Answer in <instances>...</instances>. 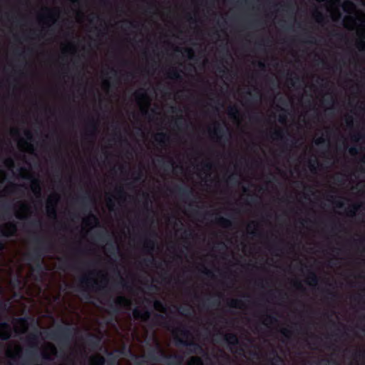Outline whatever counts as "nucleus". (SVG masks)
I'll list each match as a JSON object with an SVG mask.
<instances>
[{"label":"nucleus","mask_w":365,"mask_h":365,"mask_svg":"<svg viewBox=\"0 0 365 365\" xmlns=\"http://www.w3.org/2000/svg\"><path fill=\"white\" fill-rule=\"evenodd\" d=\"M34 242L37 245V247L31 253L26 255V259L34 263L33 270L41 274L46 269L43 260V254L48 251L51 247V243L43 237H36L35 238Z\"/></svg>","instance_id":"obj_1"},{"label":"nucleus","mask_w":365,"mask_h":365,"mask_svg":"<svg viewBox=\"0 0 365 365\" xmlns=\"http://www.w3.org/2000/svg\"><path fill=\"white\" fill-rule=\"evenodd\" d=\"M150 359L166 365H182L184 357L179 354H166L159 344L148 353Z\"/></svg>","instance_id":"obj_2"},{"label":"nucleus","mask_w":365,"mask_h":365,"mask_svg":"<svg viewBox=\"0 0 365 365\" xmlns=\"http://www.w3.org/2000/svg\"><path fill=\"white\" fill-rule=\"evenodd\" d=\"M73 329L68 326L58 325L55 329L47 331L46 338L68 344L73 336Z\"/></svg>","instance_id":"obj_3"},{"label":"nucleus","mask_w":365,"mask_h":365,"mask_svg":"<svg viewBox=\"0 0 365 365\" xmlns=\"http://www.w3.org/2000/svg\"><path fill=\"white\" fill-rule=\"evenodd\" d=\"M96 274V271L89 272L88 274L83 276L80 279L81 284L95 290L105 289L106 286H101L99 282L93 278V276Z\"/></svg>","instance_id":"obj_4"},{"label":"nucleus","mask_w":365,"mask_h":365,"mask_svg":"<svg viewBox=\"0 0 365 365\" xmlns=\"http://www.w3.org/2000/svg\"><path fill=\"white\" fill-rule=\"evenodd\" d=\"M130 304V301L128 299L124 296H119L110 302L108 306L114 314H118L122 307L129 306Z\"/></svg>","instance_id":"obj_5"},{"label":"nucleus","mask_w":365,"mask_h":365,"mask_svg":"<svg viewBox=\"0 0 365 365\" xmlns=\"http://www.w3.org/2000/svg\"><path fill=\"white\" fill-rule=\"evenodd\" d=\"M175 344L177 346H182L190 347V351L191 353H195V352H197L198 351H201L202 349V346L199 344H197L192 340H185L179 336H176L175 338Z\"/></svg>","instance_id":"obj_6"},{"label":"nucleus","mask_w":365,"mask_h":365,"mask_svg":"<svg viewBox=\"0 0 365 365\" xmlns=\"http://www.w3.org/2000/svg\"><path fill=\"white\" fill-rule=\"evenodd\" d=\"M287 136L290 137V134L288 133L287 130L286 131H284L282 129H277L276 130H274L272 135H271V138L274 139V140H280L281 142H282L285 146H287L288 145V142L290 140L293 144H294L296 143L295 140H294V139H292L290 140Z\"/></svg>","instance_id":"obj_7"},{"label":"nucleus","mask_w":365,"mask_h":365,"mask_svg":"<svg viewBox=\"0 0 365 365\" xmlns=\"http://www.w3.org/2000/svg\"><path fill=\"white\" fill-rule=\"evenodd\" d=\"M216 137L218 142H227L229 140V135L226 130L220 123H216L214 129L210 131Z\"/></svg>","instance_id":"obj_8"},{"label":"nucleus","mask_w":365,"mask_h":365,"mask_svg":"<svg viewBox=\"0 0 365 365\" xmlns=\"http://www.w3.org/2000/svg\"><path fill=\"white\" fill-rule=\"evenodd\" d=\"M148 235L149 237L145 236L143 237V249L147 253L152 254L155 250V242L151 237H155L156 234L154 232H149Z\"/></svg>","instance_id":"obj_9"},{"label":"nucleus","mask_w":365,"mask_h":365,"mask_svg":"<svg viewBox=\"0 0 365 365\" xmlns=\"http://www.w3.org/2000/svg\"><path fill=\"white\" fill-rule=\"evenodd\" d=\"M98 130V122L93 118L88 119L86 128V135L93 138L96 137Z\"/></svg>","instance_id":"obj_10"},{"label":"nucleus","mask_w":365,"mask_h":365,"mask_svg":"<svg viewBox=\"0 0 365 365\" xmlns=\"http://www.w3.org/2000/svg\"><path fill=\"white\" fill-rule=\"evenodd\" d=\"M174 191H176L183 200H189L193 195V190L183 185H176Z\"/></svg>","instance_id":"obj_11"},{"label":"nucleus","mask_w":365,"mask_h":365,"mask_svg":"<svg viewBox=\"0 0 365 365\" xmlns=\"http://www.w3.org/2000/svg\"><path fill=\"white\" fill-rule=\"evenodd\" d=\"M11 336V326L8 322H4L0 324V339L7 341Z\"/></svg>","instance_id":"obj_12"},{"label":"nucleus","mask_w":365,"mask_h":365,"mask_svg":"<svg viewBox=\"0 0 365 365\" xmlns=\"http://www.w3.org/2000/svg\"><path fill=\"white\" fill-rule=\"evenodd\" d=\"M17 230L14 222H10L6 225V229H0V237H10L14 236Z\"/></svg>","instance_id":"obj_13"},{"label":"nucleus","mask_w":365,"mask_h":365,"mask_svg":"<svg viewBox=\"0 0 365 365\" xmlns=\"http://www.w3.org/2000/svg\"><path fill=\"white\" fill-rule=\"evenodd\" d=\"M54 199L53 200L52 197H50L48 200V203L46 205V210L49 216L51 217L56 218V204L58 200L57 195H55L53 196Z\"/></svg>","instance_id":"obj_14"},{"label":"nucleus","mask_w":365,"mask_h":365,"mask_svg":"<svg viewBox=\"0 0 365 365\" xmlns=\"http://www.w3.org/2000/svg\"><path fill=\"white\" fill-rule=\"evenodd\" d=\"M133 314L136 319H143L146 321L150 318L151 312L148 309L141 311L138 308H135L133 311Z\"/></svg>","instance_id":"obj_15"},{"label":"nucleus","mask_w":365,"mask_h":365,"mask_svg":"<svg viewBox=\"0 0 365 365\" xmlns=\"http://www.w3.org/2000/svg\"><path fill=\"white\" fill-rule=\"evenodd\" d=\"M224 340L230 346L231 350H232L233 346H238L240 344L237 334L234 333L225 335Z\"/></svg>","instance_id":"obj_16"},{"label":"nucleus","mask_w":365,"mask_h":365,"mask_svg":"<svg viewBox=\"0 0 365 365\" xmlns=\"http://www.w3.org/2000/svg\"><path fill=\"white\" fill-rule=\"evenodd\" d=\"M106 359L101 355H95L90 358L89 365H105Z\"/></svg>","instance_id":"obj_17"},{"label":"nucleus","mask_w":365,"mask_h":365,"mask_svg":"<svg viewBox=\"0 0 365 365\" xmlns=\"http://www.w3.org/2000/svg\"><path fill=\"white\" fill-rule=\"evenodd\" d=\"M154 138L157 143L161 145H165L168 141L169 136L165 133H158L155 135Z\"/></svg>","instance_id":"obj_18"},{"label":"nucleus","mask_w":365,"mask_h":365,"mask_svg":"<svg viewBox=\"0 0 365 365\" xmlns=\"http://www.w3.org/2000/svg\"><path fill=\"white\" fill-rule=\"evenodd\" d=\"M168 77L170 79L176 81H181L182 78L180 71L174 68L169 69L168 71Z\"/></svg>","instance_id":"obj_19"},{"label":"nucleus","mask_w":365,"mask_h":365,"mask_svg":"<svg viewBox=\"0 0 365 365\" xmlns=\"http://www.w3.org/2000/svg\"><path fill=\"white\" fill-rule=\"evenodd\" d=\"M227 114L230 118L238 119L240 116V110L236 106H230L227 110Z\"/></svg>","instance_id":"obj_20"},{"label":"nucleus","mask_w":365,"mask_h":365,"mask_svg":"<svg viewBox=\"0 0 365 365\" xmlns=\"http://www.w3.org/2000/svg\"><path fill=\"white\" fill-rule=\"evenodd\" d=\"M216 222L220 225L221 227L228 228L230 227L232 225V222L230 220L223 217H218L216 219Z\"/></svg>","instance_id":"obj_21"},{"label":"nucleus","mask_w":365,"mask_h":365,"mask_svg":"<svg viewBox=\"0 0 365 365\" xmlns=\"http://www.w3.org/2000/svg\"><path fill=\"white\" fill-rule=\"evenodd\" d=\"M31 190L36 195H41V188L40 182L38 179L33 178L31 180Z\"/></svg>","instance_id":"obj_22"},{"label":"nucleus","mask_w":365,"mask_h":365,"mask_svg":"<svg viewBox=\"0 0 365 365\" xmlns=\"http://www.w3.org/2000/svg\"><path fill=\"white\" fill-rule=\"evenodd\" d=\"M308 283L310 284V285H312V286H316L317 285L318 282H319V277L317 275V274L313 272V271H309V274H308Z\"/></svg>","instance_id":"obj_23"},{"label":"nucleus","mask_w":365,"mask_h":365,"mask_svg":"<svg viewBox=\"0 0 365 365\" xmlns=\"http://www.w3.org/2000/svg\"><path fill=\"white\" fill-rule=\"evenodd\" d=\"M187 365H203V361L199 356H192L187 361Z\"/></svg>","instance_id":"obj_24"},{"label":"nucleus","mask_w":365,"mask_h":365,"mask_svg":"<svg viewBox=\"0 0 365 365\" xmlns=\"http://www.w3.org/2000/svg\"><path fill=\"white\" fill-rule=\"evenodd\" d=\"M228 306L232 308H240L242 304V302L237 299H232L228 302Z\"/></svg>","instance_id":"obj_25"},{"label":"nucleus","mask_w":365,"mask_h":365,"mask_svg":"<svg viewBox=\"0 0 365 365\" xmlns=\"http://www.w3.org/2000/svg\"><path fill=\"white\" fill-rule=\"evenodd\" d=\"M360 207L361 204L351 205L348 209V215L350 216H354Z\"/></svg>","instance_id":"obj_26"},{"label":"nucleus","mask_w":365,"mask_h":365,"mask_svg":"<svg viewBox=\"0 0 365 365\" xmlns=\"http://www.w3.org/2000/svg\"><path fill=\"white\" fill-rule=\"evenodd\" d=\"M178 312L184 316H188L191 314V308L190 307H179L178 308Z\"/></svg>","instance_id":"obj_27"},{"label":"nucleus","mask_w":365,"mask_h":365,"mask_svg":"<svg viewBox=\"0 0 365 365\" xmlns=\"http://www.w3.org/2000/svg\"><path fill=\"white\" fill-rule=\"evenodd\" d=\"M354 359H365V351L363 349L355 350L353 353Z\"/></svg>","instance_id":"obj_28"},{"label":"nucleus","mask_w":365,"mask_h":365,"mask_svg":"<svg viewBox=\"0 0 365 365\" xmlns=\"http://www.w3.org/2000/svg\"><path fill=\"white\" fill-rule=\"evenodd\" d=\"M356 48L361 51H365V38H360L356 42Z\"/></svg>","instance_id":"obj_29"},{"label":"nucleus","mask_w":365,"mask_h":365,"mask_svg":"<svg viewBox=\"0 0 365 365\" xmlns=\"http://www.w3.org/2000/svg\"><path fill=\"white\" fill-rule=\"evenodd\" d=\"M134 96L139 101L144 100L147 98L145 92L141 90L135 91Z\"/></svg>","instance_id":"obj_30"},{"label":"nucleus","mask_w":365,"mask_h":365,"mask_svg":"<svg viewBox=\"0 0 365 365\" xmlns=\"http://www.w3.org/2000/svg\"><path fill=\"white\" fill-rule=\"evenodd\" d=\"M91 200V197L88 194L86 195H82V196H80V197H78L76 198V200L77 201H80L81 203L83 205V206H86V204H87V202Z\"/></svg>","instance_id":"obj_31"},{"label":"nucleus","mask_w":365,"mask_h":365,"mask_svg":"<svg viewBox=\"0 0 365 365\" xmlns=\"http://www.w3.org/2000/svg\"><path fill=\"white\" fill-rule=\"evenodd\" d=\"M178 330L180 332L181 335L186 339H188L191 335L190 331L185 327H182Z\"/></svg>","instance_id":"obj_32"},{"label":"nucleus","mask_w":365,"mask_h":365,"mask_svg":"<svg viewBox=\"0 0 365 365\" xmlns=\"http://www.w3.org/2000/svg\"><path fill=\"white\" fill-rule=\"evenodd\" d=\"M336 198V197L333 196V195H331L329 196V199H328L330 201H332L334 202V204L336 205V207L338 208H342L344 205V202L341 201V200H334V199Z\"/></svg>","instance_id":"obj_33"},{"label":"nucleus","mask_w":365,"mask_h":365,"mask_svg":"<svg viewBox=\"0 0 365 365\" xmlns=\"http://www.w3.org/2000/svg\"><path fill=\"white\" fill-rule=\"evenodd\" d=\"M39 335H40V333L38 331H36V333L31 334L29 337V341H31L34 344H36V342L38 341V340L39 339Z\"/></svg>","instance_id":"obj_34"},{"label":"nucleus","mask_w":365,"mask_h":365,"mask_svg":"<svg viewBox=\"0 0 365 365\" xmlns=\"http://www.w3.org/2000/svg\"><path fill=\"white\" fill-rule=\"evenodd\" d=\"M116 192L120 200H125L126 197V193L124 191L123 188L120 187L116 189Z\"/></svg>","instance_id":"obj_35"},{"label":"nucleus","mask_w":365,"mask_h":365,"mask_svg":"<svg viewBox=\"0 0 365 365\" xmlns=\"http://www.w3.org/2000/svg\"><path fill=\"white\" fill-rule=\"evenodd\" d=\"M212 166H213V165L210 162H205V163H202V168L203 171H205V172H208V171L211 170L212 168Z\"/></svg>","instance_id":"obj_36"},{"label":"nucleus","mask_w":365,"mask_h":365,"mask_svg":"<svg viewBox=\"0 0 365 365\" xmlns=\"http://www.w3.org/2000/svg\"><path fill=\"white\" fill-rule=\"evenodd\" d=\"M364 135L361 133V132H358L356 133H354V135H352L351 136V139L355 141V142H357L359 141V140L361 139H364Z\"/></svg>","instance_id":"obj_37"},{"label":"nucleus","mask_w":365,"mask_h":365,"mask_svg":"<svg viewBox=\"0 0 365 365\" xmlns=\"http://www.w3.org/2000/svg\"><path fill=\"white\" fill-rule=\"evenodd\" d=\"M184 53L190 59H192L194 57V51L191 48H185Z\"/></svg>","instance_id":"obj_38"},{"label":"nucleus","mask_w":365,"mask_h":365,"mask_svg":"<svg viewBox=\"0 0 365 365\" xmlns=\"http://www.w3.org/2000/svg\"><path fill=\"white\" fill-rule=\"evenodd\" d=\"M316 165H319V162L317 160H309V166L311 171L314 172L317 170Z\"/></svg>","instance_id":"obj_39"},{"label":"nucleus","mask_w":365,"mask_h":365,"mask_svg":"<svg viewBox=\"0 0 365 365\" xmlns=\"http://www.w3.org/2000/svg\"><path fill=\"white\" fill-rule=\"evenodd\" d=\"M108 251L111 254H115L116 251L118 250V247L113 242H110L108 244Z\"/></svg>","instance_id":"obj_40"},{"label":"nucleus","mask_w":365,"mask_h":365,"mask_svg":"<svg viewBox=\"0 0 365 365\" xmlns=\"http://www.w3.org/2000/svg\"><path fill=\"white\" fill-rule=\"evenodd\" d=\"M183 122L184 118L182 115H180L175 120V125L177 128H180L183 125Z\"/></svg>","instance_id":"obj_41"},{"label":"nucleus","mask_w":365,"mask_h":365,"mask_svg":"<svg viewBox=\"0 0 365 365\" xmlns=\"http://www.w3.org/2000/svg\"><path fill=\"white\" fill-rule=\"evenodd\" d=\"M327 142V139L324 138L323 136H321L315 140L314 143L317 145H322L325 144Z\"/></svg>","instance_id":"obj_42"},{"label":"nucleus","mask_w":365,"mask_h":365,"mask_svg":"<svg viewBox=\"0 0 365 365\" xmlns=\"http://www.w3.org/2000/svg\"><path fill=\"white\" fill-rule=\"evenodd\" d=\"M265 321L268 322L270 324H274L277 322V318L273 315H267L265 318Z\"/></svg>","instance_id":"obj_43"},{"label":"nucleus","mask_w":365,"mask_h":365,"mask_svg":"<svg viewBox=\"0 0 365 365\" xmlns=\"http://www.w3.org/2000/svg\"><path fill=\"white\" fill-rule=\"evenodd\" d=\"M154 307L156 309H162L165 308L163 303L160 300H155L154 302Z\"/></svg>","instance_id":"obj_44"},{"label":"nucleus","mask_w":365,"mask_h":365,"mask_svg":"<svg viewBox=\"0 0 365 365\" xmlns=\"http://www.w3.org/2000/svg\"><path fill=\"white\" fill-rule=\"evenodd\" d=\"M284 113H287V110H284ZM287 113L280 114L279 116V121L281 123H284L287 121Z\"/></svg>","instance_id":"obj_45"},{"label":"nucleus","mask_w":365,"mask_h":365,"mask_svg":"<svg viewBox=\"0 0 365 365\" xmlns=\"http://www.w3.org/2000/svg\"><path fill=\"white\" fill-rule=\"evenodd\" d=\"M349 153L352 155H355L359 153V149L355 146L351 147L349 149Z\"/></svg>","instance_id":"obj_46"},{"label":"nucleus","mask_w":365,"mask_h":365,"mask_svg":"<svg viewBox=\"0 0 365 365\" xmlns=\"http://www.w3.org/2000/svg\"><path fill=\"white\" fill-rule=\"evenodd\" d=\"M316 20L319 23H322L324 21L323 14L320 12H317L316 14Z\"/></svg>","instance_id":"obj_47"},{"label":"nucleus","mask_w":365,"mask_h":365,"mask_svg":"<svg viewBox=\"0 0 365 365\" xmlns=\"http://www.w3.org/2000/svg\"><path fill=\"white\" fill-rule=\"evenodd\" d=\"M281 333L287 338H289L291 335V331L288 329H282Z\"/></svg>","instance_id":"obj_48"},{"label":"nucleus","mask_w":365,"mask_h":365,"mask_svg":"<svg viewBox=\"0 0 365 365\" xmlns=\"http://www.w3.org/2000/svg\"><path fill=\"white\" fill-rule=\"evenodd\" d=\"M202 273L205 274V275H207V277H214V274H213V272L207 269V268H205L203 270H202Z\"/></svg>","instance_id":"obj_49"},{"label":"nucleus","mask_w":365,"mask_h":365,"mask_svg":"<svg viewBox=\"0 0 365 365\" xmlns=\"http://www.w3.org/2000/svg\"><path fill=\"white\" fill-rule=\"evenodd\" d=\"M174 163L173 160L170 158L168 163L163 162V165L166 168L173 166Z\"/></svg>","instance_id":"obj_50"},{"label":"nucleus","mask_w":365,"mask_h":365,"mask_svg":"<svg viewBox=\"0 0 365 365\" xmlns=\"http://www.w3.org/2000/svg\"><path fill=\"white\" fill-rule=\"evenodd\" d=\"M300 81V78L297 76V75H295V76L294 77V78H292L290 79V82H291V84L294 86L295 84L297 83V82H299Z\"/></svg>","instance_id":"obj_51"},{"label":"nucleus","mask_w":365,"mask_h":365,"mask_svg":"<svg viewBox=\"0 0 365 365\" xmlns=\"http://www.w3.org/2000/svg\"><path fill=\"white\" fill-rule=\"evenodd\" d=\"M89 220H93V221H94L95 222H98V218H97V217H96V215H94L93 214H91V215H89V217H88L86 220H85V222H88Z\"/></svg>","instance_id":"obj_52"},{"label":"nucleus","mask_w":365,"mask_h":365,"mask_svg":"<svg viewBox=\"0 0 365 365\" xmlns=\"http://www.w3.org/2000/svg\"><path fill=\"white\" fill-rule=\"evenodd\" d=\"M183 235H184V237H192L193 235V232L192 230H184L183 232Z\"/></svg>","instance_id":"obj_53"},{"label":"nucleus","mask_w":365,"mask_h":365,"mask_svg":"<svg viewBox=\"0 0 365 365\" xmlns=\"http://www.w3.org/2000/svg\"><path fill=\"white\" fill-rule=\"evenodd\" d=\"M143 262L146 265H148V264H153L155 262L153 257L151 258L145 259Z\"/></svg>","instance_id":"obj_54"},{"label":"nucleus","mask_w":365,"mask_h":365,"mask_svg":"<svg viewBox=\"0 0 365 365\" xmlns=\"http://www.w3.org/2000/svg\"><path fill=\"white\" fill-rule=\"evenodd\" d=\"M96 339V336L93 335V334H90L89 335V337H88V341L93 344V345H97V342L94 340Z\"/></svg>","instance_id":"obj_55"},{"label":"nucleus","mask_w":365,"mask_h":365,"mask_svg":"<svg viewBox=\"0 0 365 365\" xmlns=\"http://www.w3.org/2000/svg\"><path fill=\"white\" fill-rule=\"evenodd\" d=\"M228 181L229 182H233L234 184H236L237 183V178L235 175H231L229 176L228 178Z\"/></svg>","instance_id":"obj_56"},{"label":"nucleus","mask_w":365,"mask_h":365,"mask_svg":"<svg viewBox=\"0 0 365 365\" xmlns=\"http://www.w3.org/2000/svg\"><path fill=\"white\" fill-rule=\"evenodd\" d=\"M250 119L252 121L259 122L260 120V118L258 114H255L250 116Z\"/></svg>","instance_id":"obj_57"},{"label":"nucleus","mask_w":365,"mask_h":365,"mask_svg":"<svg viewBox=\"0 0 365 365\" xmlns=\"http://www.w3.org/2000/svg\"><path fill=\"white\" fill-rule=\"evenodd\" d=\"M274 360L275 361L277 362H280V363H283V359L279 356L277 352L274 351Z\"/></svg>","instance_id":"obj_58"},{"label":"nucleus","mask_w":365,"mask_h":365,"mask_svg":"<svg viewBox=\"0 0 365 365\" xmlns=\"http://www.w3.org/2000/svg\"><path fill=\"white\" fill-rule=\"evenodd\" d=\"M141 113L145 117H150V113L146 108H141Z\"/></svg>","instance_id":"obj_59"},{"label":"nucleus","mask_w":365,"mask_h":365,"mask_svg":"<svg viewBox=\"0 0 365 365\" xmlns=\"http://www.w3.org/2000/svg\"><path fill=\"white\" fill-rule=\"evenodd\" d=\"M97 236L100 240H101V241L106 240V235L104 232H99V233H98Z\"/></svg>","instance_id":"obj_60"},{"label":"nucleus","mask_w":365,"mask_h":365,"mask_svg":"<svg viewBox=\"0 0 365 365\" xmlns=\"http://www.w3.org/2000/svg\"><path fill=\"white\" fill-rule=\"evenodd\" d=\"M42 358L44 359V360H46V361H50L51 360V355L46 352H43L42 353Z\"/></svg>","instance_id":"obj_61"},{"label":"nucleus","mask_w":365,"mask_h":365,"mask_svg":"<svg viewBox=\"0 0 365 365\" xmlns=\"http://www.w3.org/2000/svg\"><path fill=\"white\" fill-rule=\"evenodd\" d=\"M143 177V173L141 170H139L136 173V176L135 177V181H139L141 180V178Z\"/></svg>","instance_id":"obj_62"},{"label":"nucleus","mask_w":365,"mask_h":365,"mask_svg":"<svg viewBox=\"0 0 365 365\" xmlns=\"http://www.w3.org/2000/svg\"><path fill=\"white\" fill-rule=\"evenodd\" d=\"M108 207L110 210H113V206H114V203H113V201L111 198H108Z\"/></svg>","instance_id":"obj_63"},{"label":"nucleus","mask_w":365,"mask_h":365,"mask_svg":"<svg viewBox=\"0 0 365 365\" xmlns=\"http://www.w3.org/2000/svg\"><path fill=\"white\" fill-rule=\"evenodd\" d=\"M346 125H347L348 127H352V125H353V119H352L351 117L349 116L346 119Z\"/></svg>","instance_id":"obj_64"}]
</instances>
